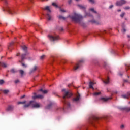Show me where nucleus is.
Returning a JSON list of instances; mask_svg holds the SVG:
<instances>
[{
	"label": "nucleus",
	"mask_w": 130,
	"mask_h": 130,
	"mask_svg": "<svg viewBox=\"0 0 130 130\" xmlns=\"http://www.w3.org/2000/svg\"><path fill=\"white\" fill-rule=\"evenodd\" d=\"M52 5L53 6V7H55V8H58V6L56 5V3H53L52 4Z\"/></svg>",
	"instance_id": "obj_36"
},
{
	"label": "nucleus",
	"mask_w": 130,
	"mask_h": 130,
	"mask_svg": "<svg viewBox=\"0 0 130 130\" xmlns=\"http://www.w3.org/2000/svg\"><path fill=\"white\" fill-rule=\"evenodd\" d=\"M37 27H38V28H39V29H40V26L38 24H36V31H38V30L37 29V28H36Z\"/></svg>",
	"instance_id": "obj_42"
},
{
	"label": "nucleus",
	"mask_w": 130,
	"mask_h": 130,
	"mask_svg": "<svg viewBox=\"0 0 130 130\" xmlns=\"http://www.w3.org/2000/svg\"><path fill=\"white\" fill-rule=\"evenodd\" d=\"M4 94H8L10 92V90H4L2 91Z\"/></svg>",
	"instance_id": "obj_34"
},
{
	"label": "nucleus",
	"mask_w": 130,
	"mask_h": 130,
	"mask_svg": "<svg viewBox=\"0 0 130 130\" xmlns=\"http://www.w3.org/2000/svg\"><path fill=\"white\" fill-rule=\"evenodd\" d=\"M38 69V67L35 66L33 67V68L31 70H30L29 72V75H31V74H33V73H35V72H36Z\"/></svg>",
	"instance_id": "obj_14"
},
{
	"label": "nucleus",
	"mask_w": 130,
	"mask_h": 130,
	"mask_svg": "<svg viewBox=\"0 0 130 130\" xmlns=\"http://www.w3.org/2000/svg\"><path fill=\"white\" fill-rule=\"evenodd\" d=\"M90 11H91V12H92V13H94V14H97V11H96L94 8H90Z\"/></svg>",
	"instance_id": "obj_35"
},
{
	"label": "nucleus",
	"mask_w": 130,
	"mask_h": 130,
	"mask_svg": "<svg viewBox=\"0 0 130 130\" xmlns=\"http://www.w3.org/2000/svg\"><path fill=\"white\" fill-rule=\"evenodd\" d=\"M124 73V72H119V75L121 76H122V75H123Z\"/></svg>",
	"instance_id": "obj_43"
},
{
	"label": "nucleus",
	"mask_w": 130,
	"mask_h": 130,
	"mask_svg": "<svg viewBox=\"0 0 130 130\" xmlns=\"http://www.w3.org/2000/svg\"><path fill=\"white\" fill-rule=\"evenodd\" d=\"M15 107L13 105H9L8 106V108H7V111H13L14 110V108Z\"/></svg>",
	"instance_id": "obj_17"
},
{
	"label": "nucleus",
	"mask_w": 130,
	"mask_h": 130,
	"mask_svg": "<svg viewBox=\"0 0 130 130\" xmlns=\"http://www.w3.org/2000/svg\"><path fill=\"white\" fill-rule=\"evenodd\" d=\"M102 81L103 82V83H104V84H109V77H107V79H106V80H103L102 79Z\"/></svg>",
	"instance_id": "obj_24"
},
{
	"label": "nucleus",
	"mask_w": 130,
	"mask_h": 130,
	"mask_svg": "<svg viewBox=\"0 0 130 130\" xmlns=\"http://www.w3.org/2000/svg\"><path fill=\"white\" fill-rule=\"evenodd\" d=\"M114 93L115 94H117V91H115Z\"/></svg>",
	"instance_id": "obj_63"
},
{
	"label": "nucleus",
	"mask_w": 130,
	"mask_h": 130,
	"mask_svg": "<svg viewBox=\"0 0 130 130\" xmlns=\"http://www.w3.org/2000/svg\"><path fill=\"white\" fill-rule=\"evenodd\" d=\"M111 99H112V98L111 97H102L99 99V100L102 103H106L107 102H108L109 100Z\"/></svg>",
	"instance_id": "obj_8"
},
{
	"label": "nucleus",
	"mask_w": 130,
	"mask_h": 130,
	"mask_svg": "<svg viewBox=\"0 0 130 130\" xmlns=\"http://www.w3.org/2000/svg\"><path fill=\"white\" fill-rule=\"evenodd\" d=\"M53 104L52 103H50L46 107V109H50V108L52 107Z\"/></svg>",
	"instance_id": "obj_27"
},
{
	"label": "nucleus",
	"mask_w": 130,
	"mask_h": 130,
	"mask_svg": "<svg viewBox=\"0 0 130 130\" xmlns=\"http://www.w3.org/2000/svg\"><path fill=\"white\" fill-rule=\"evenodd\" d=\"M121 47H122V48L124 47V45H122L121 46Z\"/></svg>",
	"instance_id": "obj_64"
},
{
	"label": "nucleus",
	"mask_w": 130,
	"mask_h": 130,
	"mask_svg": "<svg viewBox=\"0 0 130 130\" xmlns=\"http://www.w3.org/2000/svg\"><path fill=\"white\" fill-rule=\"evenodd\" d=\"M95 83H94L93 82L90 81L89 83V87L90 88V89H92L93 90H94V87H93V86H94Z\"/></svg>",
	"instance_id": "obj_20"
},
{
	"label": "nucleus",
	"mask_w": 130,
	"mask_h": 130,
	"mask_svg": "<svg viewBox=\"0 0 130 130\" xmlns=\"http://www.w3.org/2000/svg\"><path fill=\"white\" fill-rule=\"evenodd\" d=\"M113 8V5H110L109 7V9H112Z\"/></svg>",
	"instance_id": "obj_53"
},
{
	"label": "nucleus",
	"mask_w": 130,
	"mask_h": 130,
	"mask_svg": "<svg viewBox=\"0 0 130 130\" xmlns=\"http://www.w3.org/2000/svg\"><path fill=\"white\" fill-rule=\"evenodd\" d=\"M30 3H31V4H33L34 2L33 0H29Z\"/></svg>",
	"instance_id": "obj_56"
},
{
	"label": "nucleus",
	"mask_w": 130,
	"mask_h": 130,
	"mask_svg": "<svg viewBox=\"0 0 130 130\" xmlns=\"http://www.w3.org/2000/svg\"><path fill=\"white\" fill-rule=\"evenodd\" d=\"M26 103V101L23 102H18L17 104H25Z\"/></svg>",
	"instance_id": "obj_38"
},
{
	"label": "nucleus",
	"mask_w": 130,
	"mask_h": 130,
	"mask_svg": "<svg viewBox=\"0 0 130 130\" xmlns=\"http://www.w3.org/2000/svg\"><path fill=\"white\" fill-rule=\"evenodd\" d=\"M58 18L60 19V20H66V17L61 16V15H59V17H58Z\"/></svg>",
	"instance_id": "obj_33"
},
{
	"label": "nucleus",
	"mask_w": 130,
	"mask_h": 130,
	"mask_svg": "<svg viewBox=\"0 0 130 130\" xmlns=\"http://www.w3.org/2000/svg\"><path fill=\"white\" fill-rule=\"evenodd\" d=\"M84 60H81L78 61V62L74 66L73 70H74V71H77V70L80 68L81 64H82V63H84Z\"/></svg>",
	"instance_id": "obj_9"
},
{
	"label": "nucleus",
	"mask_w": 130,
	"mask_h": 130,
	"mask_svg": "<svg viewBox=\"0 0 130 130\" xmlns=\"http://www.w3.org/2000/svg\"><path fill=\"white\" fill-rule=\"evenodd\" d=\"M60 31H63V28H61V29H60Z\"/></svg>",
	"instance_id": "obj_59"
},
{
	"label": "nucleus",
	"mask_w": 130,
	"mask_h": 130,
	"mask_svg": "<svg viewBox=\"0 0 130 130\" xmlns=\"http://www.w3.org/2000/svg\"><path fill=\"white\" fill-rule=\"evenodd\" d=\"M72 0H68V3L69 5H71V4H72Z\"/></svg>",
	"instance_id": "obj_51"
},
{
	"label": "nucleus",
	"mask_w": 130,
	"mask_h": 130,
	"mask_svg": "<svg viewBox=\"0 0 130 130\" xmlns=\"http://www.w3.org/2000/svg\"><path fill=\"white\" fill-rule=\"evenodd\" d=\"M79 9L81 10H83V11H86V9L87 8V6L86 5H77Z\"/></svg>",
	"instance_id": "obj_16"
},
{
	"label": "nucleus",
	"mask_w": 130,
	"mask_h": 130,
	"mask_svg": "<svg viewBox=\"0 0 130 130\" xmlns=\"http://www.w3.org/2000/svg\"><path fill=\"white\" fill-rule=\"evenodd\" d=\"M84 17H91L92 18H93V15L91 13H88L86 11L85 12Z\"/></svg>",
	"instance_id": "obj_23"
},
{
	"label": "nucleus",
	"mask_w": 130,
	"mask_h": 130,
	"mask_svg": "<svg viewBox=\"0 0 130 130\" xmlns=\"http://www.w3.org/2000/svg\"><path fill=\"white\" fill-rule=\"evenodd\" d=\"M80 100H81V94L79 93V92H77V93L75 94V96L73 98L72 101L73 102H75L77 103L78 102H80Z\"/></svg>",
	"instance_id": "obj_6"
},
{
	"label": "nucleus",
	"mask_w": 130,
	"mask_h": 130,
	"mask_svg": "<svg viewBox=\"0 0 130 130\" xmlns=\"http://www.w3.org/2000/svg\"><path fill=\"white\" fill-rule=\"evenodd\" d=\"M107 118V116H104L103 117H98L95 116H93L89 119V123L90 124H91L92 126L96 127V124H97V123H98L99 121H100V120H102V119L106 120Z\"/></svg>",
	"instance_id": "obj_3"
},
{
	"label": "nucleus",
	"mask_w": 130,
	"mask_h": 130,
	"mask_svg": "<svg viewBox=\"0 0 130 130\" xmlns=\"http://www.w3.org/2000/svg\"><path fill=\"white\" fill-rule=\"evenodd\" d=\"M15 84H18V83H20V80H16L14 81Z\"/></svg>",
	"instance_id": "obj_47"
},
{
	"label": "nucleus",
	"mask_w": 130,
	"mask_h": 130,
	"mask_svg": "<svg viewBox=\"0 0 130 130\" xmlns=\"http://www.w3.org/2000/svg\"><path fill=\"white\" fill-rule=\"evenodd\" d=\"M14 44H15V43H14V42H12L11 43H10L8 47V50H11L10 49V48L11 47H12L13 46V45H14Z\"/></svg>",
	"instance_id": "obj_29"
},
{
	"label": "nucleus",
	"mask_w": 130,
	"mask_h": 130,
	"mask_svg": "<svg viewBox=\"0 0 130 130\" xmlns=\"http://www.w3.org/2000/svg\"><path fill=\"white\" fill-rule=\"evenodd\" d=\"M122 98L124 99H128L130 97V92L127 93L126 94H123L121 95Z\"/></svg>",
	"instance_id": "obj_15"
},
{
	"label": "nucleus",
	"mask_w": 130,
	"mask_h": 130,
	"mask_svg": "<svg viewBox=\"0 0 130 130\" xmlns=\"http://www.w3.org/2000/svg\"><path fill=\"white\" fill-rule=\"evenodd\" d=\"M62 92H64L62 102L67 108H70L71 107V103L69 101L67 100V98H71L73 96V93L70 90L66 91V89H62Z\"/></svg>",
	"instance_id": "obj_1"
},
{
	"label": "nucleus",
	"mask_w": 130,
	"mask_h": 130,
	"mask_svg": "<svg viewBox=\"0 0 130 130\" xmlns=\"http://www.w3.org/2000/svg\"><path fill=\"white\" fill-rule=\"evenodd\" d=\"M16 56H20V53H18L17 54Z\"/></svg>",
	"instance_id": "obj_57"
},
{
	"label": "nucleus",
	"mask_w": 130,
	"mask_h": 130,
	"mask_svg": "<svg viewBox=\"0 0 130 130\" xmlns=\"http://www.w3.org/2000/svg\"><path fill=\"white\" fill-rule=\"evenodd\" d=\"M100 94H101V92H94L93 93V95H94V96H98L99 95H100Z\"/></svg>",
	"instance_id": "obj_37"
},
{
	"label": "nucleus",
	"mask_w": 130,
	"mask_h": 130,
	"mask_svg": "<svg viewBox=\"0 0 130 130\" xmlns=\"http://www.w3.org/2000/svg\"><path fill=\"white\" fill-rule=\"evenodd\" d=\"M4 83H5V81L3 80H0V85H3Z\"/></svg>",
	"instance_id": "obj_46"
},
{
	"label": "nucleus",
	"mask_w": 130,
	"mask_h": 130,
	"mask_svg": "<svg viewBox=\"0 0 130 130\" xmlns=\"http://www.w3.org/2000/svg\"><path fill=\"white\" fill-rule=\"evenodd\" d=\"M45 10H47V11H48L46 15V17L47 18L48 21H50V20H51V15L50 14L51 13V11L50 10V9H49V7L46 6L45 8Z\"/></svg>",
	"instance_id": "obj_7"
},
{
	"label": "nucleus",
	"mask_w": 130,
	"mask_h": 130,
	"mask_svg": "<svg viewBox=\"0 0 130 130\" xmlns=\"http://www.w3.org/2000/svg\"><path fill=\"white\" fill-rule=\"evenodd\" d=\"M126 4V1L125 0H120L116 3V6H123V5H125Z\"/></svg>",
	"instance_id": "obj_11"
},
{
	"label": "nucleus",
	"mask_w": 130,
	"mask_h": 130,
	"mask_svg": "<svg viewBox=\"0 0 130 130\" xmlns=\"http://www.w3.org/2000/svg\"><path fill=\"white\" fill-rule=\"evenodd\" d=\"M123 9H124V10H129L130 7H129V6H126V7H124Z\"/></svg>",
	"instance_id": "obj_44"
},
{
	"label": "nucleus",
	"mask_w": 130,
	"mask_h": 130,
	"mask_svg": "<svg viewBox=\"0 0 130 130\" xmlns=\"http://www.w3.org/2000/svg\"><path fill=\"white\" fill-rule=\"evenodd\" d=\"M110 30H112V28L109 29H108V31H109V32L110 31Z\"/></svg>",
	"instance_id": "obj_61"
},
{
	"label": "nucleus",
	"mask_w": 130,
	"mask_h": 130,
	"mask_svg": "<svg viewBox=\"0 0 130 130\" xmlns=\"http://www.w3.org/2000/svg\"><path fill=\"white\" fill-rule=\"evenodd\" d=\"M20 63H21V66L22 67H23V68L24 69H26V68H27L28 67V66L27 65V64H25V63H23L24 62V60L22 61V62H19Z\"/></svg>",
	"instance_id": "obj_26"
},
{
	"label": "nucleus",
	"mask_w": 130,
	"mask_h": 130,
	"mask_svg": "<svg viewBox=\"0 0 130 130\" xmlns=\"http://www.w3.org/2000/svg\"><path fill=\"white\" fill-rule=\"evenodd\" d=\"M5 4L4 9L3 11H7L10 15H15L17 14V9L13 7H10L7 0H3Z\"/></svg>",
	"instance_id": "obj_4"
},
{
	"label": "nucleus",
	"mask_w": 130,
	"mask_h": 130,
	"mask_svg": "<svg viewBox=\"0 0 130 130\" xmlns=\"http://www.w3.org/2000/svg\"><path fill=\"white\" fill-rule=\"evenodd\" d=\"M0 67H2V68H6L8 67L7 64L4 62H0Z\"/></svg>",
	"instance_id": "obj_22"
},
{
	"label": "nucleus",
	"mask_w": 130,
	"mask_h": 130,
	"mask_svg": "<svg viewBox=\"0 0 130 130\" xmlns=\"http://www.w3.org/2000/svg\"><path fill=\"white\" fill-rule=\"evenodd\" d=\"M48 37L51 41H56L59 40V37H58V36H53L49 35Z\"/></svg>",
	"instance_id": "obj_10"
},
{
	"label": "nucleus",
	"mask_w": 130,
	"mask_h": 130,
	"mask_svg": "<svg viewBox=\"0 0 130 130\" xmlns=\"http://www.w3.org/2000/svg\"><path fill=\"white\" fill-rule=\"evenodd\" d=\"M46 56L45 55H43L41 56L40 59H41V60L44 59V58H45Z\"/></svg>",
	"instance_id": "obj_40"
},
{
	"label": "nucleus",
	"mask_w": 130,
	"mask_h": 130,
	"mask_svg": "<svg viewBox=\"0 0 130 130\" xmlns=\"http://www.w3.org/2000/svg\"><path fill=\"white\" fill-rule=\"evenodd\" d=\"M79 130H88V126H82L79 127Z\"/></svg>",
	"instance_id": "obj_21"
},
{
	"label": "nucleus",
	"mask_w": 130,
	"mask_h": 130,
	"mask_svg": "<svg viewBox=\"0 0 130 130\" xmlns=\"http://www.w3.org/2000/svg\"><path fill=\"white\" fill-rule=\"evenodd\" d=\"M121 31L122 32V33H123V34H124L126 32V28H125V26H124V25L122 26V29L121 30Z\"/></svg>",
	"instance_id": "obj_30"
},
{
	"label": "nucleus",
	"mask_w": 130,
	"mask_h": 130,
	"mask_svg": "<svg viewBox=\"0 0 130 130\" xmlns=\"http://www.w3.org/2000/svg\"><path fill=\"white\" fill-rule=\"evenodd\" d=\"M21 47L24 53L21 54V60H19V62H22V61L25 60V59H27V56H28L29 54H30V53L28 51V47H27L26 45H23L22 46H21Z\"/></svg>",
	"instance_id": "obj_5"
},
{
	"label": "nucleus",
	"mask_w": 130,
	"mask_h": 130,
	"mask_svg": "<svg viewBox=\"0 0 130 130\" xmlns=\"http://www.w3.org/2000/svg\"><path fill=\"white\" fill-rule=\"evenodd\" d=\"M25 97H26V95H23L20 98H21V99H23V98H25Z\"/></svg>",
	"instance_id": "obj_52"
},
{
	"label": "nucleus",
	"mask_w": 130,
	"mask_h": 130,
	"mask_svg": "<svg viewBox=\"0 0 130 130\" xmlns=\"http://www.w3.org/2000/svg\"><path fill=\"white\" fill-rule=\"evenodd\" d=\"M19 74L21 75V77H23L24 76V74H25V71L23 70H20L19 71Z\"/></svg>",
	"instance_id": "obj_28"
},
{
	"label": "nucleus",
	"mask_w": 130,
	"mask_h": 130,
	"mask_svg": "<svg viewBox=\"0 0 130 130\" xmlns=\"http://www.w3.org/2000/svg\"><path fill=\"white\" fill-rule=\"evenodd\" d=\"M123 81L124 83L128 82V80L125 79H124Z\"/></svg>",
	"instance_id": "obj_54"
},
{
	"label": "nucleus",
	"mask_w": 130,
	"mask_h": 130,
	"mask_svg": "<svg viewBox=\"0 0 130 130\" xmlns=\"http://www.w3.org/2000/svg\"><path fill=\"white\" fill-rule=\"evenodd\" d=\"M38 91H39L40 92H42V93H43L44 94H47V93H48L47 90H43V89L42 88L40 89Z\"/></svg>",
	"instance_id": "obj_31"
},
{
	"label": "nucleus",
	"mask_w": 130,
	"mask_h": 130,
	"mask_svg": "<svg viewBox=\"0 0 130 130\" xmlns=\"http://www.w3.org/2000/svg\"><path fill=\"white\" fill-rule=\"evenodd\" d=\"M117 12H121V9H118Z\"/></svg>",
	"instance_id": "obj_58"
},
{
	"label": "nucleus",
	"mask_w": 130,
	"mask_h": 130,
	"mask_svg": "<svg viewBox=\"0 0 130 130\" xmlns=\"http://www.w3.org/2000/svg\"><path fill=\"white\" fill-rule=\"evenodd\" d=\"M119 109L120 110H125V111H126L127 112H130V107H119Z\"/></svg>",
	"instance_id": "obj_13"
},
{
	"label": "nucleus",
	"mask_w": 130,
	"mask_h": 130,
	"mask_svg": "<svg viewBox=\"0 0 130 130\" xmlns=\"http://www.w3.org/2000/svg\"><path fill=\"white\" fill-rule=\"evenodd\" d=\"M27 9L29 10V9H30V6H29V5L27 6Z\"/></svg>",
	"instance_id": "obj_62"
},
{
	"label": "nucleus",
	"mask_w": 130,
	"mask_h": 130,
	"mask_svg": "<svg viewBox=\"0 0 130 130\" xmlns=\"http://www.w3.org/2000/svg\"><path fill=\"white\" fill-rule=\"evenodd\" d=\"M53 61H54V59H53L51 62V64H52Z\"/></svg>",
	"instance_id": "obj_55"
},
{
	"label": "nucleus",
	"mask_w": 130,
	"mask_h": 130,
	"mask_svg": "<svg viewBox=\"0 0 130 130\" xmlns=\"http://www.w3.org/2000/svg\"><path fill=\"white\" fill-rule=\"evenodd\" d=\"M90 22H91L92 24H96V25H99V22L96 20H91Z\"/></svg>",
	"instance_id": "obj_32"
},
{
	"label": "nucleus",
	"mask_w": 130,
	"mask_h": 130,
	"mask_svg": "<svg viewBox=\"0 0 130 130\" xmlns=\"http://www.w3.org/2000/svg\"><path fill=\"white\" fill-rule=\"evenodd\" d=\"M59 11L62 12V13H66V10L64 9H61L60 7H59Z\"/></svg>",
	"instance_id": "obj_41"
},
{
	"label": "nucleus",
	"mask_w": 130,
	"mask_h": 130,
	"mask_svg": "<svg viewBox=\"0 0 130 130\" xmlns=\"http://www.w3.org/2000/svg\"><path fill=\"white\" fill-rule=\"evenodd\" d=\"M33 94L34 95L32 96V99H34V100L37 99H42L43 98V95H36V92H34Z\"/></svg>",
	"instance_id": "obj_12"
},
{
	"label": "nucleus",
	"mask_w": 130,
	"mask_h": 130,
	"mask_svg": "<svg viewBox=\"0 0 130 130\" xmlns=\"http://www.w3.org/2000/svg\"><path fill=\"white\" fill-rule=\"evenodd\" d=\"M124 127H125V126H124V125H123V124H122L120 126L121 129H124Z\"/></svg>",
	"instance_id": "obj_45"
},
{
	"label": "nucleus",
	"mask_w": 130,
	"mask_h": 130,
	"mask_svg": "<svg viewBox=\"0 0 130 130\" xmlns=\"http://www.w3.org/2000/svg\"><path fill=\"white\" fill-rule=\"evenodd\" d=\"M69 17L73 22H75V23H78L79 25L82 26V27H86V24L81 22V21L83 20V16H82V15L75 13L73 16Z\"/></svg>",
	"instance_id": "obj_2"
},
{
	"label": "nucleus",
	"mask_w": 130,
	"mask_h": 130,
	"mask_svg": "<svg viewBox=\"0 0 130 130\" xmlns=\"http://www.w3.org/2000/svg\"><path fill=\"white\" fill-rule=\"evenodd\" d=\"M96 15L98 19H100V14H99V13H96Z\"/></svg>",
	"instance_id": "obj_50"
},
{
	"label": "nucleus",
	"mask_w": 130,
	"mask_h": 130,
	"mask_svg": "<svg viewBox=\"0 0 130 130\" xmlns=\"http://www.w3.org/2000/svg\"><path fill=\"white\" fill-rule=\"evenodd\" d=\"M125 15V13L122 12V13L120 14V17H121V18H123Z\"/></svg>",
	"instance_id": "obj_39"
},
{
	"label": "nucleus",
	"mask_w": 130,
	"mask_h": 130,
	"mask_svg": "<svg viewBox=\"0 0 130 130\" xmlns=\"http://www.w3.org/2000/svg\"><path fill=\"white\" fill-rule=\"evenodd\" d=\"M103 66H104V68H106L107 67V63L105 62L103 64Z\"/></svg>",
	"instance_id": "obj_49"
},
{
	"label": "nucleus",
	"mask_w": 130,
	"mask_h": 130,
	"mask_svg": "<svg viewBox=\"0 0 130 130\" xmlns=\"http://www.w3.org/2000/svg\"><path fill=\"white\" fill-rule=\"evenodd\" d=\"M127 36L128 38H130V35H128Z\"/></svg>",
	"instance_id": "obj_60"
},
{
	"label": "nucleus",
	"mask_w": 130,
	"mask_h": 130,
	"mask_svg": "<svg viewBox=\"0 0 130 130\" xmlns=\"http://www.w3.org/2000/svg\"><path fill=\"white\" fill-rule=\"evenodd\" d=\"M32 107L34 108H39L40 105L39 103H35V104H32Z\"/></svg>",
	"instance_id": "obj_18"
},
{
	"label": "nucleus",
	"mask_w": 130,
	"mask_h": 130,
	"mask_svg": "<svg viewBox=\"0 0 130 130\" xmlns=\"http://www.w3.org/2000/svg\"><path fill=\"white\" fill-rule=\"evenodd\" d=\"M33 102H34V101H30L28 104H25L23 106V108H27L29 107V106H30V105L32 104V103H33Z\"/></svg>",
	"instance_id": "obj_19"
},
{
	"label": "nucleus",
	"mask_w": 130,
	"mask_h": 130,
	"mask_svg": "<svg viewBox=\"0 0 130 130\" xmlns=\"http://www.w3.org/2000/svg\"><path fill=\"white\" fill-rule=\"evenodd\" d=\"M10 72L11 74H16V73H18V71H17L14 68L11 69Z\"/></svg>",
	"instance_id": "obj_25"
},
{
	"label": "nucleus",
	"mask_w": 130,
	"mask_h": 130,
	"mask_svg": "<svg viewBox=\"0 0 130 130\" xmlns=\"http://www.w3.org/2000/svg\"><path fill=\"white\" fill-rule=\"evenodd\" d=\"M90 3H91V4H94L95 1L94 0H88Z\"/></svg>",
	"instance_id": "obj_48"
}]
</instances>
